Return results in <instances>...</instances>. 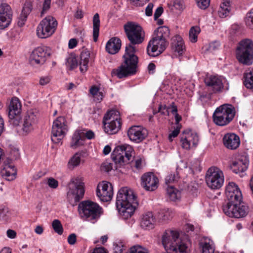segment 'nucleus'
Here are the masks:
<instances>
[{"instance_id":"obj_53","label":"nucleus","mask_w":253,"mask_h":253,"mask_svg":"<svg viewBox=\"0 0 253 253\" xmlns=\"http://www.w3.org/2000/svg\"><path fill=\"white\" fill-rule=\"evenodd\" d=\"M180 131V128L177 126L169 135V140L171 141H172V138L176 137L179 134Z\"/></svg>"},{"instance_id":"obj_39","label":"nucleus","mask_w":253,"mask_h":253,"mask_svg":"<svg viewBox=\"0 0 253 253\" xmlns=\"http://www.w3.org/2000/svg\"><path fill=\"white\" fill-rule=\"evenodd\" d=\"M201 32L200 28L198 26L191 27L189 32V40L191 42L195 43L197 41L198 35Z\"/></svg>"},{"instance_id":"obj_1","label":"nucleus","mask_w":253,"mask_h":253,"mask_svg":"<svg viewBox=\"0 0 253 253\" xmlns=\"http://www.w3.org/2000/svg\"><path fill=\"white\" fill-rule=\"evenodd\" d=\"M124 30L130 43L126 46L124 62L111 72L113 76L119 79L136 73L138 59L135 55L136 48L134 45L141 43L144 40V32L142 27L134 23H127L124 25Z\"/></svg>"},{"instance_id":"obj_26","label":"nucleus","mask_w":253,"mask_h":253,"mask_svg":"<svg viewBox=\"0 0 253 253\" xmlns=\"http://www.w3.org/2000/svg\"><path fill=\"white\" fill-rule=\"evenodd\" d=\"M224 145L231 150L236 149L240 145L239 137L235 133H227L223 138Z\"/></svg>"},{"instance_id":"obj_50","label":"nucleus","mask_w":253,"mask_h":253,"mask_svg":"<svg viewBox=\"0 0 253 253\" xmlns=\"http://www.w3.org/2000/svg\"><path fill=\"white\" fill-rule=\"evenodd\" d=\"M169 109L170 108L167 107L166 105L162 106L160 105L158 108V112L160 113L162 115L169 116Z\"/></svg>"},{"instance_id":"obj_4","label":"nucleus","mask_w":253,"mask_h":253,"mask_svg":"<svg viewBox=\"0 0 253 253\" xmlns=\"http://www.w3.org/2000/svg\"><path fill=\"white\" fill-rule=\"evenodd\" d=\"M162 243L166 252L170 253H187L186 244L179 238L176 231L167 230L162 237Z\"/></svg>"},{"instance_id":"obj_59","label":"nucleus","mask_w":253,"mask_h":253,"mask_svg":"<svg viewBox=\"0 0 253 253\" xmlns=\"http://www.w3.org/2000/svg\"><path fill=\"white\" fill-rule=\"evenodd\" d=\"M163 8L162 6L158 7L156 11H155L154 15V18L156 20H157L163 13Z\"/></svg>"},{"instance_id":"obj_42","label":"nucleus","mask_w":253,"mask_h":253,"mask_svg":"<svg viewBox=\"0 0 253 253\" xmlns=\"http://www.w3.org/2000/svg\"><path fill=\"white\" fill-rule=\"evenodd\" d=\"M202 253H214V247L210 243L204 242L201 243Z\"/></svg>"},{"instance_id":"obj_61","label":"nucleus","mask_w":253,"mask_h":253,"mask_svg":"<svg viewBox=\"0 0 253 253\" xmlns=\"http://www.w3.org/2000/svg\"><path fill=\"white\" fill-rule=\"evenodd\" d=\"M27 17H28L27 16L20 14L19 18L18 19V21L17 22L18 25L19 27L23 26L25 24V22L27 20Z\"/></svg>"},{"instance_id":"obj_15","label":"nucleus","mask_w":253,"mask_h":253,"mask_svg":"<svg viewBox=\"0 0 253 253\" xmlns=\"http://www.w3.org/2000/svg\"><path fill=\"white\" fill-rule=\"evenodd\" d=\"M37 122V114L32 110L28 111L21 121V126L17 130L18 133L22 136L27 135L34 130Z\"/></svg>"},{"instance_id":"obj_47","label":"nucleus","mask_w":253,"mask_h":253,"mask_svg":"<svg viewBox=\"0 0 253 253\" xmlns=\"http://www.w3.org/2000/svg\"><path fill=\"white\" fill-rule=\"evenodd\" d=\"M197 6L201 9H207L210 3V0H195Z\"/></svg>"},{"instance_id":"obj_20","label":"nucleus","mask_w":253,"mask_h":253,"mask_svg":"<svg viewBox=\"0 0 253 253\" xmlns=\"http://www.w3.org/2000/svg\"><path fill=\"white\" fill-rule=\"evenodd\" d=\"M13 15L11 7L6 3L0 5V29L7 28L10 24Z\"/></svg>"},{"instance_id":"obj_41","label":"nucleus","mask_w":253,"mask_h":253,"mask_svg":"<svg viewBox=\"0 0 253 253\" xmlns=\"http://www.w3.org/2000/svg\"><path fill=\"white\" fill-rule=\"evenodd\" d=\"M81 162V157L78 153H76L69 160L68 166L71 169L79 166Z\"/></svg>"},{"instance_id":"obj_43","label":"nucleus","mask_w":253,"mask_h":253,"mask_svg":"<svg viewBox=\"0 0 253 253\" xmlns=\"http://www.w3.org/2000/svg\"><path fill=\"white\" fill-rule=\"evenodd\" d=\"M179 176L177 171H175L172 173H170L165 178L166 184L168 186H170L169 184H171L175 181H177Z\"/></svg>"},{"instance_id":"obj_60","label":"nucleus","mask_w":253,"mask_h":253,"mask_svg":"<svg viewBox=\"0 0 253 253\" xmlns=\"http://www.w3.org/2000/svg\"><path fill=\"white\" fill-rule=\"evenodd\" d=\"M124 245L122 243H120V245H116L114 249V253H122L124 250Z\"/></svg>"},{"instance_id":"obj_3","label":"nucleus","mask_w":253,"mask_h":253,"mask_svg":"<svg viewBox=\"0 0 253 253\" xmlns=\"http://www.w3.org/2000/svg\"><path fill=\"white\" fill-rule=\"evenodd\" d=\"M170 31L169 27H159L154 32V36L148 43L147 51L149 55L155 57L160 55L168 45L167 39L169 38Z\"/></svg>"},{"instance_id":"obj_34","label":"nucleus","mask_w":253,"mask_h":253,"mask_svg":"<svg viewBox=\"0 0 253 253\" xmlns=\"http://www.w3.org/2000/svg\"><path fill=\"white\" fill-rule=\"evenodd\" d=\"M230 10V2L225 1L221 3L217 11V14L220 18H224L229 15Z\"/></svg>"},{"instance_id":"obj_63","label":"nucleus","mask_w":253,"mask_h":253,"mask_svg":"<svg viewBox=\"0 0 253 253\" xmlns=\"http://www.w3.org/2000/svg\"><path fill=\"white\" fill-rule=\"evenodd\" d=\"M94 100L96 102H100L104 97L103 93L102 92L99 91L96 95L93 96Z\"/></svg>"},{"instance_id":"obj_32","label":"nucleus","mask_w":253,"mask_h":253,"mask_svg":"<svg viewBox=\"0 0 253 253\" xmlns=\"http://www.w3.org/2000/svg\"><path fill=\"white\" fill-rule=\"evenodd\" d=\"M236 206V203L226 201L222 205V210L224 213L227 216L234 217Z\"/></svg>"},{"instance_id":"obj_52","label":"nucleus","mask_w":253,"mask_h":253,"mask_svg":"<svg viewBox=\"0 0 253 253\" xmlns=\"http://www.w3.org/2000/svg\"><path fill=\"white\" fill-rule=\"evenodd\" d=\"M149 0H129L131 4L135 6H142Z\"/></svg>"},{"instance_id":"obj_27","label":"nucleus","mask_w":253,"mask_h":253,"mask_svg":"<svg viewBox=\"0 0 253 253\" xmlns=\"http://www.w3.org/2000/svg\"><path fill=\"white\" fill-rule=\"evenodd\" d=\"M171 47L172 50L180 56L185 50L184 42L179 35H176L171 39Z\"/></svg>"},{"instance_id":"obj_5","label":"nucleus","mask_w":253,"mask_h":253,"mask_svg":"<svg viewBox=\"0 0 253 253\" xmlns=\"http://www.w3.org/2000/svg\"><path fill=\"white\" fill-rule=\"evenodd\" d=\"M133 148L129 145H119L113 150L111 158L116 165V169L132 162L134 154Z\"/></svg>"},{"instance_id":"obj_17","label":"nucleus","mask_w":253,"mask_h":253,"mask_svg":"<svg viewBox=\"0 0 253 253\" xmlns=\"http://www.w3.org/2000/svg\"><path fill=\"white\" fill-rule=\"evenodd\" d=\"M7 111L10 123L14 126H19L21 120V105L17 98L11 99Z\"/></svg>"},{"instance_id":"obj_16","label":"nucleus","mask_w":253,"mask_h":253,"mask_svg":"<svg viewBox=\"0 0 253 253\" xmlns=\"http://www.w3.org/2000/svg\"><path fill=\"white\" fill-rule=\"evenodd\" d=\"M66 121L64 117H58L53 123L51 140L55 143H59L65 136L67 129Z\"/></svg>"},{"instance_id":"obj_62","label":"nucleus","mask_w":253,"mask_h":253,"mask_svg":"<svg viewBox=\"0 0 253 253\" xmlns=\"http://www.w3.org/2000/svg\"><path fill=\"white\" fill-rule=\"evenodd\" d=\"M101 169L106 172H109L112 169V164L111 163L104 164L101 166Z\"/></svg>"},{"instance_id":"obj_10","label":"nucleus","mask_w":253,"mask_h":253,"mask_svg":"<svg viewBox=\"0 0 253 253\" xmlns=\"http://www.w3.org/2000/svg\"><path fill=\"white\" fill-rule=\"evenodd\" d=\"M84 183L79 178H72L68 184L67 199L70 204L74 205L83 198L84 190Z\"/></svg>"},{"instance_id":"obj_55","label":"nucleus","mask_w":253,"mask_h":253,"mask_svg":"<svg viewBox=\"0 0 253 253\" xmlns=\"http://www.w3.org/2000/svg\"><path fill=\"white\" fill-rule=\"evenodd\" d=\"M154 5L152 3H149L145 9V14L147 16H150L152 15V10Z\"/></svg>"},{"instance_id":"obj_56","label":"nucleus","mask_w":253,"mask_h":253,"mask_svg":"<svg viewBox=\"0 0 253 253\" xmlns=\"http://www.w3.org/2000/svg\"><path fill=\"white\" fill-rule=\"evenodd\" d=\"M219 46V43L218 42H213L211 43H210L209 46L208 50L211 51L212 52L215 50H216Z\"/></svg>"},{"instance_id":"obj_46","label":"nucleus","mask_w":253,"mask_h":253,"mask_svg":"<svg viewBox=\"0 0 253 253\" xmlns=\"http://www.w3.org/2000/svg\"><path fill=\"white\" fill-rule=\"evenodd\" d=\"M9 219V211L7 208L0 209V220L7 221Z\"/></svg>"},{"instance_id":"obj_35","label":"nucleus","mask_w":253,"mask_h":253,"mask_svg":"<svg viewBox=\"0 0 253 253\" xmlns=\"http://www.w3.org/2000/svg\"><path fill=\"white\" fill-rule=\"evenodd\" d=\"M82 137L81 132L79 130L76 131L72 137V141L70 144L71 147L75 148L83 145V141L84 138Z\"/></svg>"},{"instance_id":"obj_9","label":"nucleus","mask_w":253,"mask_h":253,"mask_svg":"<svg viewBox=\"0 0 253 253\" xmlns=\"http://www.w3.org/2000/svg\"><path fill=\"white\" fill-rule=\"evenodd\" d=\"M104 131L108 134L117 133L121 128L122 123L119 112L116 110L108 111L103 118Z\"/></svg>"},{"instance_id":"obj_19","label":"nucleus","mask_w":253,"mask_h":253,"mask_svg":"<svg viewBox=\"0 0 253 253\" xmlns=\"http://www.w3.org/2000/svg\"><path fill=\"white\" fill-rule=\"evenodd\" d=\"M225 194L227 201L239 203L242 202L243 197L238 186L233 182H230L226 186Z\"/></svg>"},{"instance_id":"obj_49","label":"nucleus","mask_w":253,"mask_h":253,"mask_svg":"<svg viewBox=\"0 0 253 253\" xmlns=\"http://www.w3.org/2000/svg\"><path fill=\"white\" fill-rule=\"evenodd\" d=\"M129 253H148L146 250H145L141 247L139 246H134L130 249Z\"/></svg>"},{"instance_id":"obj_2","label":"nucleus","mask_w":253,"mask_h":253,"mask_svg":"<svg viewBox=\"0 0 253 253\" xmlns=\"http://www.w3.org/2000/svg\"><path fill=\"white\" fill-rule=\"evenodd\" d=\"M116 204L120 214L126 219L133 214L138 204L134 192L124 187L118 192Z\"/></svg>"},{"instance_id":"obj_48","label":"nucleus","mask_w":253,"mask_h":253,"mask_svg":"<svg viewBox=\"0 0 253 253\" xmlns=\"http://www.w3.org/2000/svg\"><path fill=\"white\" fill-rule=\"evenodd\" d=\"M51 0H44L42 10L41 12V17L43 16V15L49 10L50 7Z\"/></svg>"},{"instance_id":"obj_24","label":"nucleus","mask_w":253,"mask_h":253,"mask_svg":"<svg viewBox=\"0 0 253 253\" xmlns=\"http://www.w3.org/2000/svg\"><path fill=\"white\" fill-rule=\"evenodd\" d=\"M207 86L211 87L214 92L220 91L223 88L222 80L217 76H210L205 80Z\"/></svg>"},{"instance_id":"obj_44","label":"nucleus","mask_w":253,"mask_h":253,"mask_svg":"<svg viewBox=\"0 0 253 253\" xmlns=\"http://www.w3.org/2000/svg\"><path fill=\"white\" fill-rule=\"evenodd\" d=\"M52 226L54 231L59 235L63 232V228L61 222L58 219H54L52 223Z\"/></svg>"},{"instance_id":"obj_45","label":"nucleus","mask_w":253,"mask_h":253,"mask_svg":"<svg viewBox=\"0 0 253 253\" xmlns=\"http://www.w3.org/2000/svg\"><path fill=\"white\" fill-rule=\"evenodd\" d=\"M245 21L247 26L253 29V8L246 14Z\"/></svg>"},{"instance_id":"obj_21","label":"nucleus","mask_w":253,"mask_h":253,"mask_svg":"<svg viewBox=\"0 0 253 253\" xmlns=\"http://www.w3.org/2000/svg\"><path fill=\"white\" fill-rule=\"evenodd\" d=\"M141 180L142 187L146 191H153L158 187V178L153 172L144 173L141 176Z\"/></svg>"},{"instance_id":"obj_54","label":"nucleus","mask_w":253,"mask_h":253,"mask_svg":"<svg viewBox=\"0 0 253 253\" xmlns=\"http://www.w3.org/2000/svg\"><path fill=\"white\" fill-rule=\"evenodd\" d=\"M77 236L74 233L70 234L68 237V242L71 245H73L76 243Z\"/></svg>"},{"instance_id":"obj_40","label":"nucleus","mask_w":253,"mask_h":253,"mask_svg":"<svg viewBox=\"0 0 253 253\" xmlns=\"http://www.w3.org/2000/svg\"><path fill=\"white\" fill-rule=\"evenodd\" d=\"M33 10V2L30 0H26L23 5L21 14L28 17Z\"/></svg>"},{"instance_id":"obj_57","label":"nucleus","mask_w":253,"mask_h":253,"mask_svg":"<svg viewBox=\"0 0 253 253\" xmlns=\"http://www.w3.org/2000/svg\"><path fill=\"white\" fill-rule=\"evenodd\" d=\"M81 134L82 137L84 136L88 139H91L94 137V133L91 130L87 131L85 133L81 132Z\"/></svg>"},{"instance_id":"obj_13","label":"nucleus","mask_w":253,"mask_h":253,"mask_svg":"<svg viewBox=\"0 0 253 253\" xmlns=\"http://www.w3.org/2000/svg\"><path fill=\"white\" fill-rule=\"evenodd\" d=\"M51 54V49L47 46H39L35 48L30 54L29 62L31 65L35 67L44 64L47 58Z\"/></svg>"},{"instance_id":"obj_23","label":"nucleus","mask_w":253,"mask_h":253,"mask_svg":"<svg viewBox=\"0 0 253 253\" xmlns=\"http://www.w3.org/2000/svg\"><path fill=\"white\" fill-rule=\"evenodd\" d=\"M198 141L197 135L192 133L183 134L180 139L181 147L186 150H189L192 147H196Z\"/></svg>"},{"instance_id":"obj_7","label":"nucleus","mask_w":253,"mask_h":253,"mask_svg":"<svg viewBox=\"0 0 253 253\" xmlns=\"http://www.w3.org/2000/svg\"><path fill=\"white\" fill-rule=\"evenodd\" d=\"M235 114V108L233 105L225 104L215 109L212 115L213 121L217 126H225L233 120Z\"/></svg>"},{"instance_id":"obj_33","label":"nucleus","mask_w":253,"mask_h":253,"mask_svg":"<svg viewBox=\"0 0 253 253\" xmlns=\"http://www.w3.org/2000/svg\"><path fill=\"white\" fill-rule=\"evenodd\" d=\"M100 21L98 13H95L93 17V41L96 42L99 36Z\"/></svg>"},{"instance_id":"obj_11","label":"nucleus","mask_w":253,"mask_h":253,"mask_svg":"<svg viewBox=\"0 0 253 253\" xmlns=\"http://www.w3.org/2000/svg\"><path fill=\"white\" fill-rule=\"evenodd\" d=\"M57 26L55 18L48 16L43 19L37 28V35L41 39L50 37L55 32Z\"/></svg>"},{"instance_id":"obj_36","label":"nucleus","mask_w":253,"mask_h":253,"mask_svg":"<svg viewBox=\"0 0 253 253\" xmlns=\"http://www.w3.org/2000/svg\"><path fill=\"white\" fill-rule=\"evenodd\" d=\"M167 194L169 200L172 201H175L180 197V192L173 186L167 187Z\"/></svg>"},{"instance_id":"obj_12","label":"nucleus","mask_w":253,"mask_h":253,"mask_svg":"<svg viewBox=\"0 0 253 253\" xmlns=\"http://www.w3.org/2000/svg\"><path fill=\"white\" fill-rule=\"evenodd\" d=\"M206 182L211 189H219L223 184L224 175L222 171L217 167L209 168L206 174Z\"/></svg>"},{"instance_id":"obj_58","label":"nucleus","mask_w":253,"mask_h":253,"mask_svg":"<svg viewBox=\"0 0 253 253\" xmlns=\"http://www.w3.org/2000/svg\"><path fill=\"white\" fill-rule=\"evenodd\" d=\"M50 81V78L49 76L42 77L40 80V84L44 85L48 84Z\"/></svg>"},{"instance_id":"obj_64","label":"nucleus","mask_w":253,"mask_h":253,"mask_svg":"<svg viewBox=\"0 0 253 253\" xmlns=\"http://www.w3.org/2000/svg\"><path fill=\"white\" fill-rule=\"evenodd\" d=\"M77 45V41L76 39H71L69 40L68 47L70 49H73Z\"/></svg>"},{"instance_id":"obj_28","label":"nucleus","mask_w":253,"mask_h":253,"mask_svg":"<svg viewBox=\"0 0 253 253\" xmlns=\"http://www.w3.org/2000/svg\"><path fill=\"white\" fill-rule=\"evenodd\" d=\"M121 41L117 37L111 38L106 45V51L111 54L117 53L121 48Z\"/></svg>"},{"instance_id":"obj_30","label":"nucleus","mask_w":253,"mask_h":253,"mask_svg":"<svg viewBox=\"0 0 253 253\" xmlns=\"http://www.w3.org/2000/svg\"><path fill=\"white\" fill-rule=\"evenodd\" d=\"M156 219L151 212H147L143 214L140 225L144 229H152L154 227Z\"/></svg>"},{"instance_id":"obj_51","label":"nucleus","mask_w":253,"mask_h":253,"mask_svg":"<svg viewBox=\"0 0 253 253\" xmlns=\"http://www.w3.org/2000/svg\"><path fill=\"white\" fill-rule=\"evenodd\" d=\"M47 184L50 188L53 189L56 188L58 186V181L52 177L48 179Z\"/></svg>"},{"instance_id":"obj_22","label":"nucleus","mask_w":253,"mask_h":253,"mask_svg":"<svg viewBox=\"0 0 253 253\" xmlns=\"http://www.w3.org/2000/svg\"><path fill=\"white\" fill-rule=\"evenodd\" d=\"M147 135V130L141 126H132L127 130V136L129 139L136 143H139L143 141Z\"/></svg>"},{"instance_id":"obj_37","label":"nucleus","mask_w":253,"mask_h":253,"mask_svg":"<svg viewBox=\"0 0 253 253\" xmlns=\"http://www.w3.org/2000/svg\"><path fill=\"white\" fill-rule=\"evenodd\" d=\"M172 217V213L171 210H162L158 212V218L162 222L167 221Z\"/></svg>"},{"instance_id":"obj_6","label":"nucleus","mask_w":253,"mask_h":253,"mask_svg":"<svg viewBox=\"0 0 253 253\" xmlns=\"http://www.w3.org/2000/svg\"><path fill=\"white\" fill-rule=\"evenodd\" d=\"M79 211L82 218L92 222L97 220L103 213L100 206L89 200L82 202L79 205Z\"/></svg>"},{"instance_id":"obj_38","label":"nucleus","mask_w":253,"mask_h":253,"mask_svg":"<svg viewBox=\"0 0 253 253\" xmlns=\"http://www.w3.org/2000/svg\"><path fill=\"white\" fill-rule=\"evenodd\" d=\"M244 84L248 89L253 90V70L244 74Z\"/></svg>"},{"instance_id":"obj_31","label":"nucleus","mask_w":253,"mask_h":253,"mask_svg":"<svg viewBox=\"0 0 253 253\" xmlns=\"http://www.w3.org/2000/svg\"><path fill=\"white\" fill-rule=\"evenodd\" d=\"M236 210H235L234 217L242 218L245 217L249 212V208L248 205L242 202L236 203Z\"/></svg>"},{"instance_id":"obj_14","label":"nucleus","mask_w":253,"mask_h":253,"mask_svg":"<svg viewBox=\"0 0 253 253\" xmlns=\"http://www.w3.org/2000/svg\"><path fill=\"white\" fill-rule=\"evenodd\" d=\"M89 58V51L84 49L81 53L79 63L76 57L71 56L67 59L66 65L71 70L75 69L80 65V71L84 73L87 70Z\"/></svg>"},{"instance_id":"obj_18","label":"nucleus","mask_w":253,"mask_h":253,"mask_svg":"<svg viewBox=\"0 0 253 253\" xmlns=\"http://www.w3.org/2000/svg\"><path fill=\"white\" fill-rule=\"evenodd\" d=\"M96 195L101 201H110L113 195L112 184L107 182L99 183L96 189Z\"/></svg>"},{"instance_id":"obj_8","label":"nucleus","mask_w":253,"mask_h":253,"mask_svg":"<svg viewBox=\"0 0 253 253\" xmlns=\"http://www.w3.org/2000/svg\"><path fill=\"white\" fill-rule=\"evenodd\" d=\"M236 58L241 64L250 66L253 63V42L249 39L241 41L236 51Z\"/></svg>"},{"instance_id":"obj_25","label":"nucleus","mask_w":253,"mask_h":253,"mask_svg":"<svg viewBox=\"0 0 253 253\" xmlns=\"http://www.w3.org/2000/svg\"><path fill=\"white\" fill-rule=\"evenodd\" d=\"M249 166V160L246 157L242 156L240 158L233 162L230 168L235 173H240L245 171Z\"/></svg>"},{"instance_id":"obj_29","label":"nucleus","mask_w":253,"mask_h":253,"mask_svg":"<svg viewBox=\"0 0 253 253\" xmlns=\"http://www.w3.org/2000/svg\"><path fill=\"white\" fill-rule=\"evenodd\" d=\"M11 160H8L7 162H4L5 166L1 171L2 177L7 180H12L16 174V171L14 166L11 165Z\"/></svg>"}]
</instances>
